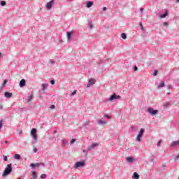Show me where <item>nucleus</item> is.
Returning a JSON list of instances; mask_svg holds the SVG:
<instances>
[{
    "label": "nucleus",
    "mask_w": 179,
    "mask_h": 179,
    "mask_svg": "<svg viewBox=\"0 0 179 179\" xmlns=\"http://www.w3.org/2000/svg\"><path fill=\"white\" fill-rule=\"evenodd\" d=\"M168 15H169V12L166 10L164 14H162L159 15V17H161V19H163L166 17V16H168Z\"/></svg>",
    "instance_id": "ddd939ff"
},
{
    "label": "nucleus",
    "mask_w": 179,
    "mask_h": 179,
    "mask_svg": "<svg viewBox=\"0 0 179 179\" xmlns=\"http://www.w3.org/2000/svg\"><path fill=\"white\" fill-rule=\"evenodd\" d=\"M134 71H138V67L135 66L134 67Z\"/></svg>",
    "instance_id": "6e6d98bb"
},
{
    "label": "nucleus",
    "mask_w": 179,
    "mask_h": 179,
    "mask_svg": "<svg viewBox=\"0 0 179 179\" xmlns=\"http://www.w3.org/2000/svg\"><path fill=\"white\" fill-rule=\"evenodd\" d=\"M35 167H40V163H36Z\"/></svg>",
    "instance_id": "c03bdc74"
},
{
    "label": "nucleus",
    "mask_w": 179,
    "mask_h": 179,
    "mask_svg": "<svg viewBox=\"0 0 179 179\" xmlns=\"http://www.w3.org/2000/svg\"><path fill=\"white\" fill-rule=\"evenodd\" d=\"M160 87H164V81H162L161 83H159L158 88Z\"/></svg>",
    "instance_id": "4be33fe9"
},
{
    "label": "nucleus",
    "mask_w": 179,
    "mask_h": 179,
    "mask_svg": "<svg viewBox=\"0 0 179 179\" xmlns=\"http://www.w3.org/2000/svg\"><path fill=\"white\" fill-rule=\"evenodd\" d=\"M1 6H6V1H0Z\"/></svg>",
    "instance_id": "412c9836"
},
{
    "label": "nucleus",
    "mask_w": 179,
    "mask_h": 179,
    "mask_svg": "<svg viewBox=\"0 0 179 179\" xmlns=\"http://www.w3.org/2000/svg\"><path fill=\"white\" fill-rule=\"evenodd\" d=\"M139 26L141 27V30H142L143 31H145V29H143V24H142V22L139 23Z\"/></svg>",
    "instance_id": "393cba45"
},
{
    "label": "nucleus",
    "mask_w": 179,
    "mask_h": 179,
    "mask_svg": "<svg viewBox=\"0 0 179 179\" xmlns=\"http://www.w3.org/2000/svg\"><path fill=\"white\" fill-rule=\"evenodd\" d=\"M105 101H113V95H110L109 99H106Z\"/></svg>",
    "instance_id": "a878e982"
},
{
    "label": "nucleus",
    "mask_w": 179,
    "mask_h": 179,
    "mask_svg": "<svg viewBox=\"0 0 179 179\" xmlns=\"http://www.w3.org/2000/svg\"><path fill=\"white\" fill-rule=\"evenodd\" d=\"M126 160L127 163H134V162L135 161V159H134V158L131 157L126 158Z\"/></svg>",
    "instance_id": "9b49d317"
},
{
    "label": "nucleus",
    "mask_w": 179,
    "mask_h": 179,
    "mask_svg": "<svg viewBox=\"0 0 179 179\" xmlns=\"http://www.w3.org/2000/svg\"><path fill=\"white\" fill-rule=\"evenodd\" d=\"M85 166V162H78L75 164V168L76 169H79V167H83Z\"/></svg>",
    "instance_id": "39448f33"
},
{
    "label": "nucleus",
    "mask_w": 179,
    "mask_h": 179,
    "mask_svg": "<svg viewBox=\"0 0 179 179\" xmlns=\"http://www.w3.org/2000/svg\"><path fill=\"white\" fill-rule=\"evenodd\" d=\"M49 62H50V64H54L55 62H54V60H52V59H50V60H49Z\"/></svg>",
    "instance_id": "8fccbe9b"
},
{
    "label": "nucleus",
    "mask_w": 179,
    "mask_h": 179,
    "mask_svg": "<svg viewBox=\"0 0 179 179\" xmlns=\"http://www.w3.org/2000/svg\"><path fill=\"white\" fill-rule=\"evenodd\" d=\"M29 166H30V167H32L33 169L36 168L35 164L31 163V164H30Z\"/></svg>",
    "instance_id": "72a5a7b5"
},
{
    "label": "nucleus",
    "mask_w": 179,
    "mask_h": 179,
    "mask_svg": "<svg viewBox=\"0 0 179 179\" xmlns=\"http://www.w3.org/2000/svg\"><path fill=\"white\" fill-rule=\"evenodd\" d=\"M151 115H156V113H151Z\"/></svg>",
    "instance_id": "864d4df0"
},
{
    "label": "nucleus",
    "mask_w": 179,
    "mask_h": 179,
    "mask_svg": "<svg viewBox=\"0 0 179 179\" xmlns=\"http://www.w3.org/2000/svg\"><path fill=\"white\" fill-rule=\"evenodd\" d=\"M48 87V84H42V92H44V90H45Z\"/></svg>",
    "instance_id": "2eb2a0df"
},
{
    "label": "nucleus",
    "mask_w": 179,
    "mask_h": 179,
    "mask_svg": "<svg viewBox=\"0 0 179 179\" xmlns=\"http://www.w3.org/2000/svg\"><path fill=\"white\" fill-rule=\"evenodd\" d=\"M176 159H179V155L176 156Z\"/></svg>",
    "instance_id": "052dcab7"
},
{
    "label": "nucleus",
    "mask_w": 179,
    "mask_h": 179,
    "mask_svg": "<svg viewBox=\"0 0 179 179\" xmlns=\"http://www.w3.org/2000/svg\"><path fill=\"white\" fill-rule=\"evenodd\" d=\"M90 29H93V24H91L90 25Z\"/></svg>",
    "instance_id": "603ef678"
},
{
    "label": "nucleus",
    "mask_w": 179,
    "mask_h": 179,
    "mask_svg": "<svg viewBox=\"0 0 179 179\" xmlns=\"http://www.w3.org/2000/svg\"><path fill=\"white\" fill-rule=\"evenodd\" d=\"M163 26H166L167 27V26H169V23L167 22H164L163 23Z\"/></svg>",
    "instance_id": "a18cd8bd"
},
{
    "label": "nucleus",
    "mask_w": 179,
    "mask_h": 179,
    "mask_svg": "<svg viewBox=\"0 0 179 179\" xmlns=\"http://www.w3.org/2000/svg\"><path fill=\"white\" fill-rule=\"evenodd\" d=\"M5 143H8V141H4Z\"/></svg>",
    "instance_id": "e2e57ef3"
},
{
    "label": "nucleus",
    "mask_w": 179,
    "mask_h": 179,
    "mask_svg": "<svg viewBox=\"0 0 179 179\" xmlns=\"http://www.w3.org/2000/svg\"><path fill=\"white\" fill-rule=\"evenodd\" d=\"M37 130L36 129H32L31 130V136H32L33 139L37 141Z\"/></svg>",
    "instance_id": "f03ea898"
},
{
    "label": "nucleus",
    "mask_w": 179,
    "mask_h": 179,
    "mask_svg": "<svg viewBox=\"0 0 179 179\" xmlns=\"http://www.w3.org/2000/svg\"><path fill=\"white\" fill-rule=\"evenodd\" d=\"M178 179H179V177H178Z\"/></svg>",
    "instance_id": "774afa93"
},
{
    "label": "nucleus",
    "mask_w": 179,
    "mask_h": 179,
    "mask_svg": "<svg viewBox=\"0 0 179 179\" xmlns=\"http://www.w3.org/2000/svg\"><path fill=\"white\" fill-rule=\"evenodd\" d=\"M20 134H22V131H20Z\"/></svg>",
    "instance_id": "69168bd1"
},
{
    "label": "nucleus",
    "mask_w": 179,
    "mask_h": 179,
    "mask_svg": "<svg viewBox=\"0 0 179 179\" xmlns=\"http://www.w3.org/2000/svg\"><path fill=\"white\" fill-rule=\"evenodd\" d=\"M105 118H107V120H110L111 118V116L108 115H105Z\"/></svg>",
    "instance_id": "473e14b6"
},
{
    "label": "nucleus",
    "mask_w": 179,
    "mask_h": 179,
    "mask_svg": "<svg viewBox=\"0 0 179 179\" xmlns=\"http://www.w3.org/2000/svg\"><path fill=\"white\" fill-rule=\"evenodd\" d=\"M14 159H16V160H20V155L16 154V155L14 156Z\"/></svg>",
    "instance_id": "b1692460"
},
{
    "label": "nucleus",
    "mask_w": 179,
    "mask_h": 179,
    "mask_svg": "<svg viewBox=\"0 0 179 179\" xmlns=\"http://www.w3.org/2000/svg\"><path fill=\"white\" fill-rule=\"evenodd\" d=\"M8 83V80H4L3 82V86H5V85H6Z\"/></svg>",
    "instance_id": "2f4dec72"
},
{
    "label": "nucleus",
    "mask_w": 179,
    "mask_h": 179,
    "mask_svg": "<svg viewBox=\"0 0 179 179\" xmlns=\"http://www.w3.org/2000/svg\"><path fill=\"white\" fill-rule=\"evenodd\" d=\"M148 113H157V110H153L152 108L148 109Z\"/></svg>",
    "instance_id": "6ab92c4d"
},
{
    "label": "nucleus",
    "mask_w": 179,
    "mask_h": 179,
    "mask_svg": "<svg viewBox=\"0 0 179 179\" xmlns=\"http://www.w3.org/2000/svg\"><path fill=\"white\" fill-rule=\"evenodd\" d=\"M89 125V122H85L83 124V127H87Z\"/></svg>",
    "instance_id": "ea45409f"
},
{
    "label": "nucleus",
    "mask_w": 179,
    "mask_h": 179,
    "mask_svg": "<svg viewBox=\"0 0 179 179\" xmlns=\"http://www.w3.org/2000/svg\"><path fill=\"white\" fill-rule=\"evenodd\" d=\"M3 126V120H0V129H2V127Z\"/></svg>",
    "instance_id": "bb28decb"
},
{
    "label": "nucleus",
    "mask_w": 179,
    "mask_h": 179,
    "mask_svg": "<svg viewBox=\"0 0 179 179\" xmlns=\"http://www.w3.org/2000/svg\"><path fill=\"white\" fill-rule=\"evenodd\" d=\"M62 143L63 145H66V143H68V141H66V140H62Z\"/></svg>",
    "instance_id": "c9c22d12"
},
{
    "label": "nucleus",
    "mask_w": 179,
    "mask_h": 179,
    "mask_svg": "<svg viewBox=\"0 0 179 179\" xmlns=\"http://www.w3.org/2000/svg\"><path fill=\"white\" fill-rule=\"evenodd\" d=\"M133 178L139 179V175H138V173H136V172L134 173Z\"/></svg>",
    "instance_id": "aec40b11"
},
{
    "label": "nucleus",
    "mask_w": 179,
    "mask_h": 179,
    "mask_svg": "<svg viewBox=\"0 0 179 179\" xmlns=\"http://www.w3.org/2000/svg\"><path fill=\"white\" fill-rule=\"evenodd\" d=\"M3 160H4V162H8V157L3 156Z\"/></svg>",
    "instance_id": "f704fd0d"
},
{
    "label": "nucleus",
    "mask_w": 179,
    "mask_h": 179,
    "mask_svg": "<svg viewBox=\"0 0 179 179\" xmlns=\"http://www.w3.org/2000/svg\"><path fill=\"white\" fill-rule=\"evenodd\" d=\"M121 99V96L117 95L116 94H113V100H120Z\"/></svg>",
    "instance_id": "1a4fd4ad"
},
{
    "label": "nucleus",
    "mask_w": 179,
    "mask_h": 179,
    "mask_svg": "<svg viewBox=\"0 0 179 179\" xmlns=\"http://www.w3.org/2000/svg\"><path fill=\"white\" fill-rule=\"evenodd\" d=\"M143 132H145V129H141L138 135L142 138L143 136Z\"/></svg>",
    "instance_id": "f3484780"
},
{
    "label": "nucleus",
    "mask_w": 179,
    "mask_h": 179,
    "mask_svg": "<svg viewBox=\"0 0 179 179\" xmlns=\"http://www.w3.org/2000/svg\"><path fill=\"white\" fill-rule=\"evenodd\" d=\"M38 150L37 149V148H34V153H37V151H38Z\"/></svg>",
    "instance_id": "de8ad7c7"
},
{
    "label": "nucleus",
    "mask_w": 179,
    "mask_h": 179,
    "mask_svg": "<svg viewBox=\"0 0 179 179\" xmlns=\"http://www.w3.org/2000/svg\"><path fill=\"white\" fill-rule=\"evenodd\" d=\"M50 83H51V85H55V80H51Z\"/></svg>",
    "instance_id": "e433bc0d"
},
{
    "label": "nucleus",
    "mask_w": 179,
    "mask_h": 179,
    "mask_svg": "<svg viewBox=\"0 0 179 179\" xmlns=\"http://www.w3.org/2000/svg\"><path fill=\"white\" fill-rule=\"evenodd\" d=\"M76 90H74L72 93H71V96H75V94H76Z\"/></svg>",
    "instance_id": "58836bf2"
},
{
    "label": "nucleus",
    "mask_w": 179,
    "mask_h": 179,
    "mask_svg": "<svg viewBox=\"0 0 179 179\" xmlns=\"http://www.w3.org/2000/svg\"><path fill=\"white\" fill-rule=\"evenodd\" d=\"M101 10H107V7H103L101 8Z\"/></svg>",
    "instance_id": "09e8293b"
},
{
    "label": "nucleus",
    "mask_w": 179,
    "mask_h": 179,
    "mask_svg": "<svg viewBox=\"0 0 179 179\" xmlns=\"http://www.w3.org/2000/svg\"><path fill=\"white\" fill-rule=\"evenodd\" d=\"M3 108V106L2 105H0V110H2Z\"/></svg>",
    "instance_id": "5fc2aeb1"
},
{
    "label": "nucleus",
    "mask_w": 179,
    "mask_h": 179,
    "mask_svg": "<svg viewBox=\"0 0 179 179\" xmlns=\"http://www.w3.org/2000/svg\"><path fill=\"white\" fill-rule=\"evenodd\" d=\"M97 146H99V143H94L90 145V149H94L95 148H97Z\"/></svg>",
    "instance_id": "f8f14e48"
},
{
    "label": "nucleus",
    "mask_w": 179,
    "mask_h": 179,
    "mask_svg": "<svg viewBox=\"0 0 179 179\" xmlns=\"http://www.w3.org/2000/svg\"><path fill=\"white\" fill-rule=\"evenodd\" d=\"M76 141V140H75V139H72V140L71 141V144L73 145V143H75Z\"/></svg>",
    "instance_id": "37998d69"
},
{
    "label": "nucleus",
    "mask_w": 179,
    "mask_h": 179,
    "mask_svg": "<svg viewBox=\"0 0 179 179\" xmlns=\"http://www.w3.org/2000/svg\"><path fill=\"white\" fill-rule=\"evenodd\" d=\"M54 2H55V0H51L50 1L47 3L45 6L46 9H48V10L52 9V5H54Z\"/></svg>",
    "instance_id": "7ed1b4c3"
},
{
    "label": "nucleus",
    "mask_w": 179,
    "mask_h": 179,
    "mask_svg": "<svg viewBox=\"0 0 179 179\" xmlns=\"http://www.w3.org/2000/svg\"><path fill=\"white\" fill-rule=\"evenodd\" d=\"M52 134H57V130L53 131Z\"/></svg>",
    "instance_id": "4d7b16f0"
},
{
    "label": "nucleus",
    "mask_w": 179,
    "mask_h": 179,
    "mask_svg": "<svg viewBox=\"0 0 179 179\" xmlns=\"http://www.w3.org/2000/svg\"><path fill=\"white\" fill-rule=\"evenodd\" d=\"M176 2H179V0H176Z\"/></svg>",
    "instance_id": "0e129e2a"
},
{
    "label": "nucleus",
    "mask_w": 179,
    "mask_h": 179,
    "mask_svg": "<svg viewBox=\"0 0 179 179\" xmlns=\"http://www.w3.org/2000/svg\"><path fill=\"white\" fill-rule=\"evenodd\" d=\"M89 150H90V148L83 150V153H85L86 155H87V153H89Z\"/></svg>",
    "instance_id": "cd10ccee"
},
{
    "label": "nucleus",
    "mask_w": 179,
    "mask_h": 179,
    "mask_svg": "<svg viewBox=\"0 0 179 179\" xmlns=\"http://www.w3.org/2000/svg\"><path fill=\"white\" fill-rule=\"evenodd\" d=\"M4 96L6 97L7 99H10V97H12V93L9 92H6L4 93Z\"/></svg>",
    "instance_id": "6e6552de"
},
{
    "label": "nucleus",
    "mask_w": 179,
    "mask_h": 179,
    "mask_svg": "<svg viewBox=\"0 0 179 179\" xmlns=\"http://www.w3.org/2000/svg\"><path fill=\"white\" fill-rule=\"evenodd\" d=\"M140 10H141V12H143V8H141Z\"/></svg>",
    "instance_id": "680f3d73"
},
{
    "label": "nucleus",
    "mask_w": 179,
    "mask_h": 179,
    "mask_svg": "<svg viewBox=\"0 0 179 179\" xmlns=\"http://www.w3.org/2000/svg\"><path fill=\"white\" fill-rule=\"evenodd\" d=\"M1 55H2V54H1V53H0V57H1Z\"/></svg>",
    "instance_id": "338daca9"
},
{
    "label": "nucleus",
    "mask_w": 179,
    "mask_h": 179,
    "mask_svg": "<svg viewBox=\"0 0 179 179\" xmlns=\"http://www.w3.org/2000/svg\"><path fill=\"white\" fill-rule=\"evenodd\" d=\"M92 6H93V1H87L86 7L87 8H92Z\"/></svg>",
    "instance_id": "9d476101"
},
{
    "label": "nucleus",
    "mask_w": 179,
    "mask_h": 179,
    "mask_svg": "<svg viewBox=\"0 0 179 179\" xmlns=\"http://www.w3.org/2000/svg\"><path fill=\"white\" fill-rule=\"evenodd\" d=\"M121 37L122 38H123V40H127V34L125 33L122 34Z\"/></svg>",
    "instance_id": "5701e85b"
},
{
    "label": "nucleus",
    "mask_w": 179,
    "mask_h": 179,
    "mask_svg": "<svg viewBox=\"0 0 179 179\" xmlns=\"http://www.w3.org/2000/svg\"><path fill=\"white\" fill-rule=\"evenodd\" d=\"M67 41H71V37H72V32H67Z\"/></svg>",
    "instance_id": "dca6fc26"
},
{
    "label": "nucleus",
    "mask_w": 179,
    "mask_h": 179,
    "mask_svg": "<svg viewBox=\"0 0 179 179\" xmlns=\"http://www.w3.org/2000/svg\"><path fill=\"white\" fill-rule=\"evenodd\" d=\"M36 174H37V173H36V171H34V172L32 173V176H33V178H34V179H36V178L37 177V176H36Z\"/></svg>",
    "instance_id": "7c9ffc66"
},
{
    "label": "nucleus",
    "mask_w": 179,
    "mask_h": 179,
    "mask_svg": "<svg viewBox=\"0 0 179 179\" xmlns=\"http://www.w3.org/2000/svg\"><path fill=\"white\" fill-rule=\"evenodd\" d=\"M157 73H158V71H157V70H155V71H154V76H156L157 75Z\"/></svg>",
    "instance_id": "79ce46f5"
},
{
    "label": "nucleus",
    "mask_w": 179,
    "mask_h": 179,
    "mask_svg": "<svg viewBox=\"0 0 179 179\" xmlns=\"http://www.w3.org/2000/svg\"><path fill=\"white\" fill-rule=\"evenodd\" d=\"M12 173V164H9L7 165L6 169H4L3 177H6V176H9Z\"/></svg>",
    "instance_id": "f257e3e1"
},
{
    "label": "nucleus",
    "mask_w": 179,
    "mask_h": 179,
    "mask_svg": "<svg viewBox=\"0 0 179 179\" xmlns=\"http://www.w3.org/2000/svg\"><path fill=\"white\" fill-rule=\"evenodd\" d=\"M19 86H20V87H24V86H26V80L22 79L20 81Z\"/></svg>",
    "instance_id": "0eeeda50"
},
{
    "label": "nucleus",
    "mask_w": 179,
    "mask_h": 179,
    "mask_svg": "<svg viewBox=\"0 0 179 179\" xmlns=\"http://www.w3.org/2000/svg\"><path fill=\"white\" fill-rule=\"evenodd\" d=\"M168 89H171V85H168Z\"/></svg>",
    "instance_id": "13d9d810"
},
{
    "label": "nucleus",
    "mask_w": 179,
    "mask_h": 179,
    "mask_svg": "<svg viewBox=\"0 0 179 179\" xmlns=\"http://www.w3.org/2000/svg\"><path fill=\"white\" fill-rule=\"evenodd\" d=\"M97 122H98L99 125L103 126V125H106L107 124V120H103L101 119H98Z\"/></svg>",
    "instance_id": "423d86ee"
},
{
    "label": "nucleus",
    "mask_w": 179,
    "mask_h": 179,
    "mask_svg": "<svg viewBox=\"0 0 179 179\" xmlns=\"http://www.w3.org/2000/svg\"><path fill=\"white\" fill-rule=\"evenodd\" d=\"M95 83L96 80H94V78H90L87 83V87H90L91 86H92V85H94Z\"/></svg>",
    "instance_id": "20e7f679"
},
{
    "label": "nucleus",
    "mask_w": 179,
    "mask_h": 179,
    "mask_svg": "<svg viewBox=\"0 0 179 179\" xmlns=\"http://www.w3.org/2000/svg\"><path fill=\"white\" fill-rule=\"evenodd\" d=\"M177 145H179V141H173L171 143V146L174 147V146H177Z\"/></svg>",
    "instance_id": "a211bd4d"
},
{
    "label": "nucleus",
    "mask_w": 179,
    "mask_h": 179,
    "mask_svg": "<svg viewBox=\"0 0 179 179\" xmlns=\"http://www.w3.org/2000/svg\"><path fill=\"white\" fill-rule=\"evenodd\" d=\"M40 166H42L43 167H44V166H45V164L44 163H39Z\"/></svg>",
    "instance_id": "3c124183"
},
{
    "label": "nucleus",
    "mask_w": 179,
    "mask_h": 179,
    "mask_svg": "<svg viewBox=\"0 0 179 179\" xmlns=\"http://www.w3.org/2000/svg\"><path fill=\"white\" fill-rule=\"evenodd\" d=\"M141 138H142V137H141V136L138 135L137 137H136V141H137V142H141Z\"/></svg>",
    "instance_id": "c756f323"
},
{
    "label": "nucleus",
    "mask_w": 179,
    "mask_h": 179,
    "mask_svg": "<svg viewBox=\"0 0 179 179\" xmlns=\"http://www.w3.org/2000/svg\"><path fill=\"white\" fill-rule=\"evenodd\" d=\"M162 141H159V142H158V143H157V146H158V148H159V146H160V145H162Z\"/></svg>",
    "instance_id": "a19ab883"
},
{
    "label": "nucleus",
    "mask_w": 179,
    "mask_h": 179,
    "mask_svg": "<svg viewBox=\"0 0 179 179\" xmlns=\"http://www.w3.org/2000/svg\"><path fill=\"white\" fill-rule=\"evenodd\" d=\"M41 178H42V179L47 178V175L45 173H43L41 176Z\"/></svg>",
    "instance_id": "c85d7f7f"
},
{
    "label": "nucleus",
    "mask_w": 179,
    "mask_h": 179,
    "mask_svg": "<svg viewBox=\"0 0 179 179\" xmlns=\"http://www.w3.org/2000/svg\"><path fill=\"white\" fill-rule=\"evenodd\" d=\"M50 108L51 110H54V108H55V105L50 106Z\"/></svg>",
    "instance_id": "49530a36"
},
{
    "label": "nucleus",
    "mask_w": 179,
    "mask_h": 179,
    "mask_svg": "<svg viewBox=\"0 0 179 179\" xmlns=\"http://www.w3.org/2000/svg\"><path fill=\"white\" fill-rule=\"evenodd\" d=\"M27 108H22L20 109V111H26Z\"/></svg>",
    "instance_id": "4c0bfd02"
},
{
    "label": "nucleus",
    "mask_w": 179,
    "mask_h": 179,
    "mask_svg": "<svg viewBox=\"0 0 179 179\" xmlns=\"http://www.w3.org/2000/svg\"><path fill=\"white\" fill-rule=\"evenodd\" d=\"M33 99V92H31V94L28 96L27 103H30Z\"/></svg>",
    "instance_id": "4468645a"
},
{
    "label": "nucleus",
    "mask_w": 179,
    "mask_h": 179,
    "mask_svg": "<svg viewBox=\"0 0 179 179\" xmlns=\"http://www.w3.org/2000/svg\"><path fill=\"white\" fill-rule=\"evenodd\" d=\"M53 139H55V141H57V137L54 136Z\"/></svg>",
    "instance_id": "bf43d9fd"
}]
</instances>
